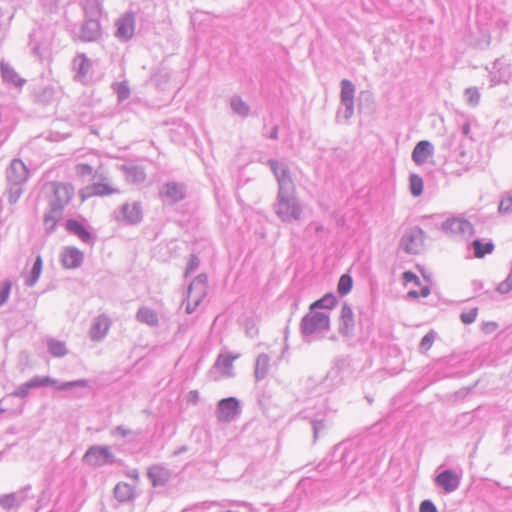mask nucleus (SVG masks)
<instances>
[{"label":"nucleus","instance_id":"nucleus-34","mask_svg":"<svg viewBox=\"0 0 512 512\" xmlns=\"http://www.w3.org/2000/svg\"><path fill=\"white\" fill-rule=\"evenodd\" d=\"M476 258H483L487 254H491L494 250V244L492 241L482 242L479 239L474 240L471 243Z\"/></svg>","mask_w":512,"mask_h":512},{"label":"nucleus","instance_id":"nucleus-23","mask_svg":"<svg viewBox=\"0 0 512 512\" xmlns=\"http://www.w3.org/2000/svg\"><path fill=\"white\" fill-rule=\"evenodd\" d=\"M147 476L154 487L164 486L170 479V471L160 465H153L148 469Z\"/></svg>","mask_w":512,"mask_h":512},{"label":"nucleus","instance_id":"nucleus-48","mask_svg":"<svg viewBox=\"0 0 512 512\" xmlns=\"http://www.w3.org/2000/svg\"><path fill=\"white\" fill-rule=\"evenodd\" d=\"M203 297L201 295H195L192 294V297L190 299L187 298V305H186V313L191 314L195 311L197 306L201 303Z\"/></svg>","mask_w":512,"mask_h":512},{"label":"nucleus","instance_id":"nucleus-10","mask_svg":"<svg viewBox=\"0 0 512 512\" xmlns=\"http://www.w3.org/2000/svg\"><path fill=\"white\" fill-rule=\"evenodd\" d=\"M240 413V402L235 397L223 398L218 402L216 417L219 422L233 421Z\"/></svg>","mask_w":512,"mask_h":512},{"label":"nucleus","instance_id":"nucleus-7","mask_svg":"<svg viewBox=\"0 0 512 512\" xmlns=\"http://www.w3.org/2000/svg\"><path fill=\"white\" fill-rule=\"evenodd\" d=\"M441 230L449 236L459 238H469L474 234L473 225L461 217H451L443 221L440 225Z\"/></svg>","mask_w":512,"mask_h":512},{"label":"nucleus","instance_id":"nucleus-24","mask_svg":"<svg viewBox=\"0 0 512 512\" xmlns=\"http://www.w3.org/2000/svg\"><path fill=\"white\" fill-rule=\"evenodd\" d=\"M511 73L507 65L501 60L497 59L493 63L490 81L492 85H498L500 83H507L510 79Z\"/></svg>","mask_w":512,"mask_h":512},{"label":"nucleus","instance_id":"nucleus-12","mask_svg":"<svg viewBox=\"0 0 512 512\" xmlns=\"http://www.w3.org/2000/svg\"><path fill=\"white\" fill-rule=\"evenodd\" d=\"M65 229L69 234L78 237L84 244L93 246L96 242L97 236L76 219H68L65 223Z\"/></svg>","mask_w":512,"mask_h":512},{"label":"nucleus","instance_id":"nucleus-57","mask_svg":"<svg viewBox=\"0 0 512 512\" xmlns=\"http://www.w3.org/2000/svg\"><path fill=\"white\" fill-rule=\"evenodd\" d=\"M470 131H471V128H470V124L468 122H465L464 124H462L461 126V132L464 136H467L469 137L470 135Z\"/></svg>","mask_w":512,"mask_h":512},{"label":"nucleus","instance_id":"nucleus-33","mask_svg":"<svg viewBox=\"0 0 512 512\" xmlns=\"http://www.w3.org/2000/svg\"><path fill=\"white\" fill-rule=\"evenodd\" d=\"M47 350L53 357H64L68 353L65 342L49 338L47 339Z\"/></svg>","mask_w":512,"mask_h":512},{"label":"nucleus","instance_id":"nucleus-61","mask_svg":"<svg viewBox=\"0 0 512 512\" xmlns=\"http://www.w3.org/2000/svg\"><path fill=\"white\" fill-rule=\"evenodd\" d=\"M430 288L428 286H424L421 288L420 292L419 293V296H422V297H427L428 295H430Z\"/></svg>","mask_w":512,"mask_h":512},{"label":"nucleus","instance_id":"nucleus-22","mask_svg":"<svg viewBox=\"0 0 512 512\" xmlns=\"http://www.w3.org/2000/svg\"><path fill=\"white\" fill-rule=\"evenodd\" d=\"M434 153V147L431 142L427 140L419 141L413 151H412V160L417 165H422L427 162L428 158L431 157Z\"/></svg>","mask_w":512,"mask_h":512},{"label":"nucleus","instance_id":"nucleus-51","mask_svg":"<svg viewBox=\"0 0 512 512\" xmlns=\"http://www.w3.org/2000/svg\"><path fill=\"white\" fill-rule=\"evenodd\" d=\"M498 211L500 214H509L512 212V197L511 196L503 198L500 201Z\"/></svg>","mask_w":512,"mask_h":512},{"label":"nucleus","instance_id":"nucleus-2","mask_svg":"<svg viewBox=\"0 0 512 512\" xmlns=\"http://www.w3.org/2000/svg\"><path fill=\"white\" fill-rule=\"evenodd\" d=\"M51 193L48 196V210L43 216V226L46 234H52L58 222L63 217L65 207L74 197V188L71 184L52 182Z\"/></svg>","mask_w":512,"mask_h":512},{"label":"nucleus","instance_id":"nucleus-55","mask_svg":"<svg viewBox=\"0 0 512 512\" xmlns=\"http://www.w3.org/2000/svg\"><path fill=\"white\" fill-rule=\"evenodd\" d=\"M344 364H345L344 360L337 361L336 365L334 367H332L331 370L328 372L327 377L337 378L339 376V372H340V365L343 366Z\"/></svg>","mask_w":512,"mask_h":512},{"label":"nucleus","instance_id":"nucleus-41","mask_svg":"<svg viewBox=\"0 0 512 512\" xmlns=\"http://www.w3.org/2000/svg\"><path fill=\"white\" fill-rule=\"evenodd\" d=\"M352 286V277L349 274H343L338 281L337 291L341 296H345L352 290Z\"/></svg>","mask_w":512,"mask_h":512},{"label":"nucleus","instance_id":"nucleus-5","mask_svg":"<svg viewBox=\"0 0 512 512\" xmlns=\"http://www.w3.org/2000/svg\"><path fill=\"white\" fill-rule=\"evenodd\" d=\"M330 329V317L326 312L311 310L302 318L300 331L304 341L309 343L316 334L327 332Z\"/></svg>","mask_w":512,"mask_h":512},{"label":"nucleus","instance_id":"nucleus-32","mask_svg":"<svg viewBox=\"0 0 512 512\" xmlns=\"http://www.w3.org/2000/svg\"><path fill=\"white\" fill-rule=\"evenodd\" d=\"M206 281L205 275H198L188 287V299L192 297V294L201 295L204 298L206 293Z\"/></svg>","mask_w":512,"mask_h":512},{"label":"nucleus","instance_id":"nucleus-27","mask_svg":"<svg viewBox=\"0 0 512 512\" xmlns=\"http://www.w3.org/2000/svg\"><path fill=\"white\" fill-rule=\"evenodd\" d=\"M0 70L3 80L6 83L13 84L16 87H21L25 80L21 79L15 70L7 63H0Z\"/></svg>","mask_w":512,"mask_h":512},{"label":"nucleus","instance_id":"nucleus-15","mask_svg":"<svg viewBox=\"0 0 512 512\" xmlns=\"http://www.w3.org/2000/svg\"><path fill=\"white\" fill-rule=\"evenodd\" d=\"M102 30L99 19L86 18L81 25L78 38L82 42H96L101 38Z\"/></svg>","mask_w":512,"mask_h":512},{"label":"nucleus","instance_id":"nucleus-47","mask_svg":"<svg viewBox=\"0 0 512 512\" xmlns=\"http://www.w3.org/2000/svg\"><path fill=\"white\" fill-rule=\"evenodd\" d=\"M465 96L467 98V102L472 105L476 106L479 103L480 100V93L477 88L475 87H469L465 90Z\"/></svg>","mask_w":512,"mask_h":512},{"label":"nucleus","instance_id":"nucleus-18","mask_svg":"<svg viewBox=\"0 0 512 512\" xmlns=\"http://www.w3.org/2000/svg\"><path fill=\"white\" fill-rule=\"evenodd\" d=\"M111 326V321L109 317L106 315H99L97 316L91 325V328L89 330V337L94 342H100L102 341Z\"/></svg>","mask_w":512,"mask_h":512},{"label":"nucleus","instance_id":"nucleus-8","mask_svg":"<svg viewBox=\"0 0 512 512\" xmlns=\"http://www.w3.org/2000/svg\"><path fill=\"white\" fill-rule=\"evenodd\" d=\"M424 231L414 226L405 230L400 240V248L407 254H418L424 245Z\"/></svg>","mask_w":512,"mask_h":512},{"label":"nucleus","instance_id":"nucleus-64","mask_svg":"<svg viewBox=\"0 0 512 512\" xmlns=\"http://www.w3.org/2000/svg\"><path fill=\"white\" fill-rule=\"evenodd\" d=\"M201 508H202V506H195L190 509H185L182 512H200Z\"/></svg>","mask_w":512,"mask_h":512},{"label":"nucleus","instance_id":"nucleus-1","mask_svg":"<svg viewBox=\"0 0 512 512\" xmlns=\"http://www.w3.org/2000/svg\"><path fill=\"white\" fill-rule=\"evenodd\" d=\"M266 164L270 167L278 184L277 201L274 206L276 215L283 222L299 220L302 207L296 197V187L288 165L276 159H269Z\"/></svg>","mask_w":512,"mask_h":512},{"label":"nucleus","instance_id":"nucleus-29","mask_svg":"<svg viewBox=\"0 0 512 512\" xmlns=\"http://www.w3.org/2000/svg\"><path fill=\"white\" fill-rule=\"evenodd\" d=\"M269 362L270 358L267 354H260L258 355L256 362H255V378L257 381H260L264 379L269 371Z\"/></svg>","mask_w":512,"mask_h":512},{"label":"nucleus","instance_id":"nucleus-62","mask_svg":"<svg viewBox=\"0 0 512 512\" xmlns=\"http://www.w3.org/2000/svg\"><path fill=\"white\" fill-rule=\"evenodd\" d=\"M269 138L273 140L278 139V126H274L269 134Z\"/></svg>","mask_w":512,"mask_h":512},{"label":"nucleus","instance_id":"nucleus-3","mask_svg":"<svg viewBox=\"0 0 512 512\" xmlns=\"http://www.w3.org/2000/svg\"><path fill=\"white\" fill-rule=\"evenodd\" d=\"M29 170L21 159H13L6 169L7 197L15 204L23 193V185L28 180Z\"/></svg>","mask_w":512,"mask_h":512},{"label":"nucleus","instance_id":"nucleus-38","mask_svg":"<svg viewBox=\"0 0 512 512\" xmlns=\"http://www.w3.org/2000/svg\"><path fill=\"white\" fill-rule=\"evenodd\" d=\"M38 37V32H33L31 35H30V42H29V47H30V50L35 54L37 55L38 57L42 58L44 56V53L47 51L48 49V45L47 44H43V43H40L37 39Z\"/></svg>","mask_w":512,"mask_h":512},{"label":"nucleus","instance_id":"nucleus-19","mask_svg":"<svg viewBox=\"0 0 512 512\" xmlns=\"http://www.w3.org/2000/svg\"><path fill=\"white\" fill-rule=\"evenodd\" d=\"M354 313L351 307L345 303L341 308L339 333L345 337H352L354 335Z\"/></svg>","mask_w":512,"mask_h":512},{"label":"nucleus","instance_id":"nucleus-11","mask_svg":"<svg viewBox=\"0 0 512 512\" xmlns=\"http://www.w3.org/2000/svg\"><path fill=\"white\" fill-rule=\"evenodd\" d=\"M159 194L164 203L173 205L185 198L186 188L182 183L168 182L163 185Z\"/></svg>","mask_w":512,"mask_h":512},{"label":"nucleus","instance_id":"nucleus-13","mask_svg":"<svg viewBox=\"0 0 512 512\" xmlns=\"http://www.w3.org/2000/svg\"><path fill=\"white\" fill-rule=\"evenodd\" d=\"M355 85L348 79L341 81V104L344 106V118L350 119L354 113Z\"/></svg>","mask_w":512,"mask_h":512},{"label":"nucleus","instance_id":"nucleus-60","mask_svg":"<svg viewBox=\"0 0 512 512\" xmlns=\"http://www.w3.org/2000/svg\"><path fill=\"white\" fill-rule=\"evenodd\" d=\"M232 506H244L249 508L250 511H253L252 504L247 502L234 501L232 502Z\"/></svg>","mask_w":512,"mask_h":512},{"label":"nucleus","instance_id":"nucleus-16","mask_svg":"<svg viewBox=\"0 0 512 512\" xmlns=\"http://www.w3.org/2000/svg\"><path fill=\"white\" fill-rule=\"evenodd\" d=\"M460 476L453 470L447 469L440 472L435 478V484L446 493H452L460 486Z\"/></svg>","mask_w":512,"mask_h":512},{"label":"nucleus","instance_id":"nucleus-30","mask_svg":"<svg viewBox=\"0 0 512 512\" xmlns=\"http://www.w3.org/2000/svg\"><path fill=\"white\" fill-rule=\"evenodd\" d=\"M24 501L21 493H10L0 496V506L5 510L19 507Z\"/></svg>","mask_w":512,"mask_h":512},{"label":"nucleus","instance_id":"nucleus-54","mask_svg":"<svg viewBox=\"0 0 512 512\" xmlns=\"http://www.w3.org/2000/svg\"><path fill=\"white\" fill-rule=\"evenodd\" d=\"M402 279L404 280V282L406 283H415L416 285H420V279L418 278V276L413 273L412 271H405L403 274H402Z\"/></svg>","mask_w":512,"mask_h":512},{"label":"nucleus","instance_id":"nucleus-26","mask_svg":"<svg viewBox=\"0 0 512 512\" xmlns=\"http://www.w3.org/2000/svg\"><path fill=\"white\" fill-rule=\"evenodd\" d=\"M136 319L137 321L147 324L151 327H155L159 323L157 313L153 309L146 306L139 308L136 313Z\"/></svg>","mask_w":512,"mask_h":512},{"label":"nucleus","instance_id":"nucleus-17","mask_svg":"<svg viewBox=\"0 0 512 512\" xmlns=\"http://www.w3.org/2000/svg\"><path fill=\"white\" fill-rule=\"evenodd\" d=\"M73 68L75 70L74 79L82 84H87L92 61L85 54H78L73 59Z\"/></svg>","mask_w":512,"mask_h":512},{"label":"nucleus","instance_id":"nucleus-25","mask_svg":"<svg viewBox=\"0 0 512 512\" xmlns=\"http://www.w3.org/2000/svg\"><path fill=\"white\" fill-rule=\"evenodd\" d=\"M238 358V355H232L230 353H221L218 355L214 368L222 372L226 377H232L233 374V362Z\"/></svg>","mask_w":512,"mask_h":512},{"label":"nucleus","instance_id":"nucleus-59","mask_svg":"<svg viewBox=\"0 0 512 512\" xmlns=\"http://www.w3.org/2000/svg\"><path fill=\"white\" fill-rule=\"evenodd\" d=\"M127 476L134 479V480H138L139 479V472L137 469H131L127 472Z\"/></svg>","mask_w":512,"mask_h":512},{"label":"nucleus","instance_id":"nucleus-49","mask_svg":"<svg viewBox=\"0 0 512 512\" xmlns=\"http://www.w3.org/2000/svg\"><path fill=\"white\" fill-rule=\"evenodd\" d=\"M132 434H134V432L123 425H118L111 431L112 436L119 438H127Z\"/></svg>","mask_w":512,"mask_h":512},{"label":"nucleus","instance_id":"nucleus-35","mask_svg":"<svg viewBox=\"0 0 512 512\" xmlns=\"http://www.w3.org/2000/svg\"><path fill=\"white\" fill-rule=\"evenodd\" d=\"M230 107L234 114L241 117H247L250 113L249 105L237 95L230 99Z\"/></svg>","mask_w":512,"mask_h":512},{"label":"nucleus","instance_id":"nucleus-20","mask_svg":"<svg viewBox=\"0 0 512 512\" xmlns=\"http://www.w3.org/2000/svg\"><path fill=\"white\" fill-rule=\"evenodd\" d=\"M84 254L78 248L69 246L61 253V263L67 269H75L82 265Z\"/></svg>","mask_w":512,"mask_h":512},{"label":"nucleus","instance_id":"nucleus-6","mask_svg":"<svg viewBox=\"0 0 512 512\" xmlns=\"http://www.w3.org/2000/svg\"><path fill=\"white\" fill-rule=\"evenodd\" d=\"M82 461L91 467H102L116 463V457L109 446L92 445L83 455Z\"/></svg>","mask_w":512,"mask_h":512},{"label":"nucleus","instance_id":"nucleus-4","mask_svg":"<svg viewBox=\"0 0 512 512\" xmlns=\"http://www.w3.org/2000/svg\"><path fill=\"white\" fill-rule=\"evenodd\" d=\"M48 385L55 386L57 390H72L73 388L77 387L86 388L88 387L89 382L85 379H79L58 384L56 379L49 376H34L29 381L21 384L15 391L11 393V396L17 398H25L28 396L31 389L46 387Z\"/></svg>","mask_w":512,"mask_h":512},{"label":"nucleus","instance_id":"nucleus-31","mask_svg":"<svg viewBox=\"0 0 512 512\" xmlns=\"http://www.w3.org/2000/svg\"><path fill=\"white\" fill-rule=\"evenodd\" d=\"M82 8L86 18L99 19L102 12V5L99 0H83Z\"/></svg>","mask_w":512,"mask_h":512},{"label":"nucleus","instance_id":"nucleus-50","mask_svg":"<svg viewBox=\"0 0 512 512\" xmlns=\"http://www.w3.org/2000/svg\"><path fill=\"white\" fill-rule=\"evenodd\" d=\"M478 314V308H472L468 312H463L460 315V319L464 324H472L475 322Z\"/></svg>","mask_w":512,"mask_h":512},{"label":"nucleus","instance_id":"nucleus-40","mask_svg":"<svg viewBox=\"0 0 512 512\" xmlns=\"http://www.w3.org/2000/svg\"><path fill=\"white\" fill-rule=\"evenodd\" d=\"M90 195L106 196L115 192V190L107 183H93L89 188Z\"/></svg>","mask_w":512,"mask_h":512},{"label":"nucleus","instance_id":"nucleus-56","mask_svg":"<svg viewBox=\"0 0 512 512\" xmlns=\"http://www.w3.org/2000/svg\"><path fill=\"white\" fill-rule=\"evenodd\" d=\"M43 6L47 8L50 12H53L57 9L59 0H42Z\"/></svg>","mask_w":512,"mask_h":512},{"label":"nucleus","instance_id":"nucleus-43","mask_svg":"<svg viewBox=\"0 0 512 512\" xmlns=\"http://www.w3.org/2000/svg\"><path fill=\"white\" fill-rule=\"evenodd\" d=\"M500 294H507L512 291V262L510 265L509 274L505 280L500 282L496 288Z\"/></svg>","mask_w":512,"mask_h":512},{"label":"nucleus","instance_id":"nucleus-52","mask_svg":"<svg viewBox=\"0 0 512 512\" xmlns=\"http://www.w3.org/2000/svg\"><path fill=\"white\" fill-rule=\"evenodd\" d=\"M200 260L196 255H191L185 270V276L193 273L199 266Z\"/></svg>","mask_w":512,"mask_h":512},{"label":"nucleus","instance_id":"nucleus-44","mask_svg":"<svg viewBox=\"0 0 512 512\" xmlns=\"http://www.w3.org/2000/svg\"><path fill=\"white\" fill-rule=\"evenodd\" d=\"M12 283L10 280H4L0 283V307L3 306L11 293Z\"/></svg>","mask_w":512,"mask_h":512},{"label":"nucleus","instance_id":"nucleus-63","mask_svg":"<svg viewBox=\"0 0 512 512\" xmlns=\"http://www.w3.org/2000/svg\"><path fill=\"white\" fill-rule=\"evenodd\" d=\"M407 296L409 298H418L419 297V293L416 290H411V291L408 292Z\"/></svg>","mask_w":512,"mask_h":512},{"label":"nucleus","instance_id":"nucleus-36","mask_svg":"<svg viewBox=\"0 0 512 512\" xmlns=\"http://www.w3.org/2000/svg\"><path fill=\"white\" fill-rule=\"evenodd\" d=\"M337 304V299L334 294L328 293L322 298L316 300L310 305L311 310L318 311V309H332Z\"/></svg>","mask_w":512,"mask_h":512},{"label":"nucleus","instance_id":"nucleus-58","mask_svg":"<svg viewBox=\"0 0 512 512\" xmlns=\"http://www.w3.org/2000/svg\"><path fill=\"white\" fill-rule=\"evenodd\" d=\"M199 399V393L196 390H193L189 393V401H191L193 404H196Z\"/></svg>","mask_w":512,"mask_h":512},{"label":"nucleus","instance_id":"nucleus-45","mask_svg":"<svg viewBox=\"0 0 512 512\" xmlns=\"http://www.w3.org/2000/svg\"><path fill=\"white\" fill-rule=\"evenodd\" d=\"M435 338H436V333L433 330H431L427 334H425L420 341V345H419L420 350L424 351V352L428 351L432 347Z\"/></svg>","mask_w":512,"mask_h":512},{"label":"nucleus","instance_id":"nucleus-46","mask_svg":"<svg viewBox=\"0 0 512 512\" xmlns=\"http://www.w3.org/2000/svg\"><path fill=\"white\" fill-rule=\"evenodd\" d=\"M310 423L313 429L314 440L317 439L319 433L326 427L324 417H313L310 418Z\"/></svg>","mask_w":512,"mask_h":512},{"label":"nucleus","instance_id":"nucleus-28","mask_svg":"<svg viewBox=\"0 0 512 512\" xmlns=\"http://www.w3.org/2000/svg\"><path fill=\"white\" fill-rule=\"evenodd\" d=\"M114 497L119 502H128L134 498V488L128 483L120 482L114 488Z\"/></svg>","mask_w":512,"mask_h":512},{"label":"nucleus","instance_id":"nucleus-14","mask_svg":"<svg viewBox=\"0 0 512 512\" xmlns=\"http://www.w3.org/2000/svg\"><path fill=\"white\" fill-rule=\"evenodd\" d=\"M115 36L126 42L132 38L135 30V14L133 12H126L116 22Z\"/></svg>","mask_w":512,"mask_h":512},{"label":"nucleus","instance_id":"nucleus-21","mask_svg":"<svg viewBox=\"0 0 512 512\" xmlns=\"http://www.w3.org/2000/svg\"><path fill=\"white\" fill-rule=\"evenodd\" d=\"M121 171L124 173L126 180L129 183L140 184L146 179L145 169L141 165L135 163H126L120 166Z\"/></svg>","mask_w":512,"mask_h":512},{"label":"nucleus","instance_id":"nucleus-53","mask_svg":"<svg viewBox=\"0 0 512 512\" xmlns=\"http://www.w3.org/2000/svg\"><path fill=\"white\" fill-rule=\"evenodd\" d=\"M419 512H438L435 504L431 500H423L419 507Z\"/></svg>","mask_w":512,"mask_h":512},{"label":"nucleus","instance_id":"nucleus-42","mask_svg":"<svg viewBox=\"0 0 512 512\" xmlns=\"http://www.w3.org/2000/svg\"><path fill=\"white\" fill-rule=\"evenodd\" d=\"M114 90L117 94V98L119 102H123L130 97V88L127 82H120L114 85Z\"/></svg>","mask_w":512,"mask_h":512},{"label":"nucleus","instance_id":"nucleus-39","mask_svg":"<svg viewBox=\"0 0 512 512\" xmlns=\"http://www.w3.org/2000/svg\"><path fill=\"white\" fill-rule=\"evenodd\" d=\"M423 179L418 174H411L409 177L410 193L414 197H419L423 193Z\"/></svg>","mask_w":512,"mask_h":512},{"label":"nucleus","instance_id":"nucleus-9","mask_svg":"<svg viewBox=\"0 0 512 512\" xmlns=\"http://www.w3.org/2000/svg\"><path fill=\"white\" fill-rule=\"evenodd\" d=\"M116 221L126 225H136L142 220V208L139 202L124 203L114 212Z\"/></svg>","mask_w":512,"mask_h":512},{"label":"nucleus","instance_id":"nucleus-37","mask_svg":"<svg viewBox=\"0 0 512 512\" xmlns=\"http://www.w3.org/2000/svg\"><path fill=\"white\" fill-rule=\"evenodd\" d=\"M42 271V258L40 255L36 257V260L33 264V267L29 273V276L26 280V285L32 287L38 281Z\"/></svg>","mask_w":512,"mask_h":512}]
</instances>
